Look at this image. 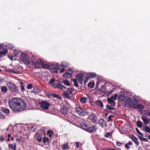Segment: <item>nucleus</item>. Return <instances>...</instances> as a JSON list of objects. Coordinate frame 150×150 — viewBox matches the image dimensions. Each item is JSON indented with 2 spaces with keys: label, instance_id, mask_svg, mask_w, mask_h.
<instances>
[{
  "label": "nucleus",
  "instance_id": "obj_1",
  "mask_svg": "<svg viewBox=\"0 0 150 150\" xmlns=\"http://www.w3.org/2000/svg\"><path fill=\"white\" fill-rule=\"evenodd\" d=\"M8 104L11 109L15 112H20L24 110L26 106L24 101L20 98H14L9 101Z\"/></svg>",
  "mask_w": 150,
  "mask_h": 150
},
{
  "label": "nucleus",
  "instance_id": "obj_2",
  "mask_svg": "<svg viewBox=\"0 0 150 150\" xmlns=\"http://www.w3.org/2000/svg\"><path fill=\"white\" fill-rule=\"evenodd\" d=\"M81 127L83 129L90 133L95 132L97 129L95 126H90L87 125V123L86 122L82 124Z\"/></svg>",
  "mask_w": 150,
  "mask_h": 150
},
{
  "label": "nucleus",
  "instance_id": "obj_3",
  "mask_svg": "<svg viewBox=\"0 0 150 150\" xmlns=\"http://www.w3.org/2000/svg\"><path fill=\"white\" fill-rule=\"evenodd\" d=\"M8 89L11 92L14 93H18L19 92V88L16 86L15 84L9 82L7 85Z\"/></svg>",
  "mask_w": 150,
  "mask_h": 150
},
{
  "label": "nucleus",
  "instance_id": "obj_4",
  "mask_svg": "<svg viewBox=\"0 0 150 150\" xmlns=\"http://www.w3.org/2000/svg\"><path fill=\"white\" fill-rule=\"evenodd\" d=\"M75 111L77 114L82 116H84L86 114H88V112L80 107L76 108Z\"/></svg>",
  "mask_w": 150,
  "mask_h": 150
},
{
  "label": "nucleus",
  "instance_id": "obj_5",
  "mask_svg": "<svg viewBox=\"0 0 150 150\" xmlns=\"http://www.w3.org/2000/svg\"><path fill=\"white\" fill-rule=\"evenodd\" d=\"M21 60L25 64L28 65L30 64V61L28 59V55L22 53L21 54Z\"/></svg>",
  "mask_w": 150,
  "mask_h": 150
},
{
  "label": "nucleus",
  "instance_id": "obj_6",
  "mask_svg": "<svg viewBox=\"0 0 150 150\" xmlns=\"http://www.w3.org/2000/svg\"><path fill=\"white\" fill-rule=\"evenodd\" d=\"M40 106L43 109L47 110L49 109V107L50 106V104L47 101H43L40 103Z\"/></svg>",
  "mask_w": 150,
  "mask_h": 150
},
{
  "label": "nucleus",
  "instance_id": "obj_7",
  "mask_svg": "<svg viewBox=\"0 0 150 150\" xmlns=\"http://www.w3.org/2000/svg\"><path fill=\"white\" fill-rule=\"evenodd\" d=\"M73 71L71 69H68L63 75V77L64 78H71L73 74Z\"/></svg>",
  "mask_w": 150,
  "mask_h": 150
},
{
  "label": "nucleus",
  "instance_id": "obj_8",
  "mask_svg": "<svg viewBox=\"0 0 150 150\" xmlns=\"http://www.w3.org/2000/svg\"><path fill=\"white\" fill-rule=\"evenodd\" d=\"M84 77V74L82 73H80L77 74L76 77V79L78 80L79 82L82 83Z\"/></svg>",
  "mask_w": 150,
  "mask_h": 150
},
{
  "label": "nucleus",
  "instance_id": "obj_9",
  "mask_svg": "<svg viewBox=\"0 0 150 150\" xmlns=\"http://www.w3.org/2000/svg\"><path fill=\"white\" fill-rule=\"evenodd\" d=\"M129 137L133 141V142H134V143L136 145H139V143L138 141V139L137 137H135L133 135H132Z\"/></svg>",
  "mask_w": 150,
  "mask_h": 150
},
{
  "label": "nucleus",
  "instance_id": "obj_10",
  "mask_svg": "<svg viewBox=\"0 0 150 150\" xmlns=\"http://www.w3.org/2000/svg\"><path fill=\"white\" fill-rule=\"evenodd\" d=\"M89 119L93 123H95L97 120V118L96 116L94 114L90 115L89 117Z\"/></svg>",
  "mask_w": 150,
  "mask_h": 150
},
{
  "label": "nucleus",
  "instance_id": "obj_11",
  "mask_svg": "<svg viewBox=\"0 0 150 150\" xmlns=\"http://www.w3.org/2000/svg\"><path fill=\"white\" fill-rule=\"evenodd\" d=\"M98 124L102 127H103L104 126H106V123L104 120L102 118L100 119L98 122Z\"/></svg>",
  "mask_w": 150,
  "mask_h": 150
},
{
  "label": "nucleus",
  "instance_id": "obj_12",
  "mask_svg": "<svg viewBox=\"0 0 150 150\" xmlns=\"http://www.w3.org/2000/svg\"><path fill=\"white\" fill-rule=\"evenodd\" d=\"M86 76H88V78H93L96 76V74L94 72H89L87 74Z\"/></svg>",
  "mask_w": 150,
  "mask_h": 150
},
{
  "label": "nucleus",
  "instance_id": "obj_13",
  "mask_svg": "<svg viewBox=\"0 0 150 150\" xmlns=\"http://www.w3.org/2000/svg\"><path fill=\"white\" fill-rule=\"evenodd\" d=\"M41 64V63L40 61L33 62L32 64L36 68H39Z\"/></svg>",
  "mask_w": 150,
  "mask_h": 150
},
{
  "label": "nucleus",
  "instance_id": "obj_14",
  "mask_svg": "<svg viewBox=\"0 0 150 150\" xmlns=\"http://www.w3.org/2000/svg\"><path fill=\"white\" fill-rule=\"evenodd\" d=\"M36 139L38 142H40L42 141V134H36Z\"/></svg>",
  "mask_w": 150,
  "mask_h": 150
},
{
  "label": "nucleus",
  "instance_id": "obj_15",
  "mask_svg": "<svg viewBox=\"0 0 150 150\" xmlns=\"http://www.w3.org/2000/svg\"><path fill=\"white\" fill-rule=\"evenodd\" d=\"M141 118L142 119L144 123L146 125L149 124L150 121V118H145L143 116L141 117Z\"/></svg>",
  "mask_w": 150,
  "mask_h": 150
},
{
  "label": "nucleus",
  "instance_id": "obj_16",
  "mask_svg": "<svg viewBox=\"0 0 150 150\" xmlns=\"http://www.w3.org/2000/svg\"><path fill=\"white\" fill-rule=\"evenodd\" d=\"M95 103L97 105L102 108L103 107V103L101 101L99 100H96L95 101Z\"/></svg>",
  "mask_w": 150,
  "mask_h": 150
},
{
  "label": "nucleus",
  "instance_id": "obj_17",
  "mask_svg": "<svg viewBox=\"0 0 150 150\" xmlns=\"http://www.w3.org/2000/svg\"><path fill=\"white\" fill-rule=\"evenodd\" d=\"M87 98L84 97H81L80 99V102L83 104H85L87 102Z\"/></svg>",
  "mask_w": 150,
  "mask_h": 150
},
{
  "label": "nucleus",
  "instance_id": "obj_18",
  "mask_svg": "<svg viewBox=\"0 0 150 150\" xmlns=\"http://www.w3.org/2000/svg\"><path fill=\"white\" fill-rule=\"evenodd\" d=\"M49 96L51 97L52 96V98H57L58 99H61V98L60 96H59L55 94H51L49 95Z\"/></svg>",
  "mask_w": 150,
  "mask_h": 150
},
{
  "label": "nucleus",
  "instance_id": "obj_19",
  "mask_svg": "<svg viewBox=\"0 0 150 150\" xmlns=\"http://www.w3.org/2000/svg\"><path fill=\"white\" fill-rule=\"evenodd\" d=\"M144 108V107L143 105L141 104H138L135 106V108H138L139 110H142Z\"/></svg>",
  "mask_w": 150,
  "mask_h": 150
},
{
  "label": "nucleus",
  "instance_id": "obj_20",
  "mask_svg": "<svg viewBox=\"0 0 150 150\" xmlns=\"http://www.w3.org/2000/svg\"><path fill=\"white\" fill-rule=\"evenodd\" d=\"M8 147L9 148H11L13 150H16V144H14V145L11 144H8Z\"/></svg>",
  "mask_w": 150,
  "mask_h": 150
},
{
  "label": "nucleus",
  "instance_id": "obj_21",
  "mask_svg": "<svg viewBox=\"0 0 150 150\" xmlns=\"http://www.w3.org/2000/svg\"><path fill=\"white\" fill-rule=\"evenodd\" d=\"M129 105L130 107H132L134 105V103L133 100L131 99H130L128 101Z\"/></svg>",
  "mask_w": 150,
  "mask_h": 150
},
{
  "label": "nucleus",
  "instance_id": "obj_22",
  "mask_svg": "<svg viewBox=\"0 0 150 150\" xmlns=\"http://www.w3.org/2000/svg\"><path fill=\"white\" fill-rule=\"evenodd\" d=\"M41 65L43 68L50 69V65L44 63H41Z\"/></svg>",
  "mask_w": 150,
  "mask_h": 150
},
{
  "label": "nucleus",
  "instance_id": "obj_23",
  "mask_svg": "<svg viewBox=\"0 0 150 150\" xmlns=\"http://www.w3.org/2000/svg\"><path fill=\"white\" fill-rule=\"evenodd\" d=\"M108 101L109 103L110 104H112V106H115V103L114 101L110 98H108Z\"/></svg>",
  "mask_w": 150,
  "mask_h": 150
},
{
  "label": "nucleus",
  "instance_id": "obj_24",
  "mask_svg": "<svg viewBox=\"0 0 150 150\" xmlns=\"http://www.w3.org/2000/svg\"><path fill=\"white\" fill-rule=\"evenodd\" d=\"M1 111L2 112L4 113L7 114L10 112L9 110L6 108H2L1 109Z\"/></svg>",
  "mask_w": 150,
  "mask_h": 150
},
{
  "label": "nucleus",
  "instance_id": "obj_25",
  "mask_svg": "<svg viewBox=\"0 0 150 150\" xmlns=\"http://www.w3.org/2000/svg\"><path fill=\"white\" fill-rule=\"evenodd\" d=\"M8 90L7 88L5 86H4L1 88V91L2 93H6Z\"/></svg>",
  "mask_w": 150,
  "mask_h": 150
},
{
  "label": "nucleus",
  "instance_id": "obj_26",
  "mask_svg": "<svg viewBox=\"0 0 150 150\" xmlns=\"http://www.w3.org/2000/svg\"><path fill=\"white\" fill-rule=\"evenodd\" d=\"M57 87L59 88L62 90H65L66 89V87L64 86H62L61 84H57Z\"/></svg>",
  "mask_w": 150,
  "mask_h": 150
},
{
  "label": "nucleus",
  "instance_id": "obj_27",
  "mask_svg": "<svg viewBox=\"0 0 150 150\" xmlns=\"http://www.w3.org/2000/svg\"><path fill=\"white\" fill-rule=\"evenodd\" d=\"M132 143L129 141L128 143H126L125 145V147L127 149H129L130 148V147L129 145H132Z\"/></svg>",
  "mask_w": 150,
  "mask_h": 150
},
{
  "label": "nucleus",
  "instance_id": "obj_28",
  "mask_svg": "<svg viewBox=\"0 0 150 150\" xmlns=\"http://www.w3.org/2000/svg\"><path fill=\"white\" fill-rule=\"evenodd\" d=\"M111 105V106L109 105H106V109L110 110H114L115 108H113L114 106H112V104Z\"/></svg>",
  "mask_w": 150,
  "mask_h": 150
},
{
  "label": "nucleus",
  "instance_id": "obj_29",
  "mask_svg": "<svg viewBox=\"0 0 150 150\" xmlns=\"http://www.w3.org/2000/svg\"><path fill=\"white\" fill-rule=\"evenodd\" d=\"M54 134V132L52 131L48 130L47 132V134L49 135L50 137L51 138L52 137V135Z\"/></svg>",
  "mask_w": 150,
  "mask_h": 150
},
{
  "label": "nucleus",
  "instance_id": "obj_30",
  "mask_svg": "<svg viewBox=\"0 0 150 150\" xmlns=\"http://www.w3.org/2000/svg\"><path fill=\"white\" fill-rule=\"evenodd\" d=\"M43 142L44 144H45L46 142H49V139L48 137H44L43 138Z\"/></svg>",
  "mask_w": 150,
  "mask_h": 150
},
{
  "label": "nucleus",
  "instance_id": "obj_31",
  "mask_svg": "<svg viewBox=\"0 0 150 150\" xmlns=\"http://www.w3.org/2000/svg\"><path fill=\"white\" fill-rule=\"evenodd\" d=\"M137 126L140 128L142 127V122L140 121H138L137 122Z\"/></svg>",
  "mask_w": 150,
  "mask_h": 150
},
{
  "label": "nucleus",
  "instance_id": "obj_32",
  "mask_svg": "<svg viewBox=\"0 0 150 150\" xmlns=\"http://www.w3.org/2000/svg\"><path fill=\"white\" fill-rule=\"evenodd\" d=\"M94 83L91 82H90L88 84V86L91 88H92L94 86Z\"/></svg>",
  "mask_w": 150,
  "mask_h": 150
},
{
  "label": "nucleus",
  "instance_id": "obj_33",
  "mask_svg": "<svg viewBox=\"0 0 150 150\" xmlns=\"http://www.w3.org/2000/svg\"><path fill=\"white\" fill-rule=\"evenodd\" d=\"M58 66L56 65L52 64L50 65V70H53L54 69L57 68Z\"/></svg>",
  "mask_w": 150,
  "mask_h": 150
},
{
  "label": "nucleus",
  "instance_id": "obj_34",
  "mask_svg": "<svg viewBox=\"0 0 150 150\" xmlns=\"http://www.w3.org/2000/svg\"><path fill=\"white\" fill-rule=\"evenodd\" d=\"M61 66L64 67L66 68L68 66V64L65 62H63L61 63Z\"/></svg>",
  "mask_w": 150,
  "mask_h": 150
},
{
  "label": "nucleus",
  "instance_id": "obj_35",
  "mask_svg": "<svg viewBox=\"0 0 150 150\" xmlns=\"http://www.w3.org/2000/svg\"><path fill=\"white\" fill-rule=\"evenodd\" d=\"M63 94L65 98H69L70 97L69 96L67 91H64Z\"/></svg>",
  "mask_w": 150,
  "mask_h": 150
},
{
  "label": "nucleus",
  "instance_id": "obj_36",
  "mask_svg": "<svg viewBox=\"0 0 150 150\" xmlns=\"http://www.w3.org/2000/svg\"><path fill=\"white\" fill-rule=\"evenodd\" d=\"M63 94L65 98H69L70 97L69 96L67 91H64Z\"/></svg>",
  "mask_w": 150,
  "mask_h": 150
},
{
  "label": "nucleus",
  "instance_id": "obj_37",
  "mask_svg": "<svg viewBox=\"0 0 150 150\" xmlns=\"http://www.w3.org/2000/svg\"><path fill=\"white\" fill-rule=\"evenodd\" d=\"M7 52L8 51L7 50H6L4 51H1L0 52V57H1L2 55H5Z\"/></svg>",
  "mask_w": 150,
  "mask_h": 150
},
{
  "label": "nucleus",
  "instance_id": "obj_38",
  "mask_svg": "<svg viewBox=\"0 0 150 150\" xmlns=\"http://www.w3.org/2000/svg\"><path fill=\"white\" fill-rule=\"evenodd\" d=\"M61 112L62 113L64 114H67V111L66 109L63 108L61 110Z\"/></svg>",
  "mask_w": 150,
  "mask_h": 150
},
{
  "label": "nucleus",
  "instance_id": "obj_39",
  "mask_svg": "<svg viewBox=\"0 0 150 150\" xmlns=\"http://www.w3.org/2000/svg\"><path fill=\"white\" fill-rule=\"evenodd\" d=\"M138 137H139V139L141 140L142 141H145V142H147L148 141V140L146 138H145L139 136Z\"/></svg>",
  "mask_w": 150,
  "mask_h": 150
},
{
  "label": "nucleus",
  "instance_id": "obj_40",
  "mask_svg": "<svg viewBox=\"0 0 150 150\" xmlns=\"http://www.w3.org/2000/svg\"><path fill=\"white\" fill-rule=\"evenodd\" d=\"M62 149L63 150H66L68 148V144H64L62 146Z\"/></svg>",
  "mask_w": 150,
  "mask_h": 150
},
{
  "label": "nucleus",
  "instance_id": "obj_41",
  "mask_svg": "<svg viewBox=\"0 0 150 150\" xmlns=\"http://www.w3.org/2000/svg\"><path fill=\"white\" fill-rule=\"evenodd\" d=\"M76 79H74L73 80V82H74V86L77 87H79V85H78Z\"/></svg>",
  "mask_w": 150,
  "mask_h": 150
},
{
  "label": "nucleus",
  "instance_id": "obj_42",
  "mask_svg": "<svg viewBox=\"0 0 150 150\" xmlns=\"http://www.w3.org/2000/svg\"><path fill=\"white\" fill-rule=\"evenodd\" d=\"M63 83L66 85L67 86H70V83L67 80H63Z\"/></svg>",
  "mask_w": 150,
  "mask_h": 150
},
{
  "label": "nucleus",
  "instance_id": "obj_43",
  "mask_svg": "<svg viewBox=\"0 0 150 150\" xmlns=\"http://www.w3.org/2000/svg\"><path fill=\"white\" fill-rule=\"evenodd\" d=\"M144 130L145 132L148 133H150V128L147 126H146L144 128Z\"/></svg>",
  "mask_w": 150,
  "mask_h": 150
},
{
  "label": "nucleus",
  "instance_id": "obj_44",
  "mask_svg": "<svg viewBox=\"0 0 150 150\" xmlns=\"http://www.w3.org/2000/svg\"><path fill=\"white\" fill-rule=\"evenodd\" d=\"M68 92L69 95L70 94H72L73 91L71 88H67V90L66 91Z\"/></svg>",
  "mask_w": 150,
  "mask_h": 150
},
{
  "label": "nucleus",
  "instance_id": "obj_45",
  "mask_svg": "<svg viewBox=\"0 0 150 150\" xmlns=\"http://www.w3.org/2000/svg\"><path fill=\"white\" fill-rule=\"evenodd\" d=\"M14 54L15 57H17L18 56V54L20 53V52L16 50H14Z\"/></svg>",
  "mask_w": 150,
  "mask_h": 150
},
{
  "label": "nucleus",
  "instance_id": "obj_46",
  "mask_svg": "<svg viewBox=\"0 0 150 150\" xmlns=\"http://www.w3.org/2000/svg\"><path fill=\"white\" fill-rule=\"evenodd\" d=\"M106 137H108L112 136V134L110 132H107L104 135Z\"/></svg>",
  "mask_w": 150,
  "mask_h": 150
},
{
  "label": "nucleus",
  "instance_id": "obj_47",
  "mask_svg": "<svg viewBox=\"0 0 150 150\" xmlns=\"http://www.w3.org/2000/svg\"><path fill=\"white\" fill-rule=\"evenodd\" d=\"M26 87L28 89H31L33 87V85L31 84H28L27 86Z\"/></svg>",
  "mask_w": 150,
  "mask_h": 150
},
{
  "label": "nucleus",
  "instance_id": "obj_48",
  "mask_svg": "<svg viewBox=\"0 0 150 150\" xmlns=\"http://www.w3.org/2000/svg\"><path fill=\"white\" fill-rule=\"evenodd\" d=\"M8 71L10 73H12L14 74H19V73L17 72L16 71L11 69H9Z\"/></svg>",
  "mask_w": 150,
  "mask_h": 150
},
{
  "label": "nucleus",
  "instance_id": "obj_49",
  "mask_svg": "<svg viewBox=\"0 0 150 150\" xmlns=\"http://www.w3.org/2000/svg\"><path fill=\"white\" fill-rule=\"evenodd\" d=\"M55 81V80L54 79H51L49 81V84H52Z\"/></svg>",
  "mask_w": 150,
  "mask_h": 150
},
{
  "label": "nucleus",
  "instance_id": "obj_50",
  "mask_svg": "<svg viewBox=\"0 0 150 150\" xmlns=\"http://www.w3.org/2000/svg\"><path fill=\"white\" fill-rule=\"evenodd\" d=\"M90 79L89 78H88V76H86L85 77V78L84 80V83H86L87 82L88 80Z\"/></svg>",
  "mask_w": 150,
  "mask_h": 150
},
{
  "label": "nucleus",
  "instance_id": "obj_51",
  "mask_svg": "<svg viewBox=\"0 0 150 150\" xmlns=\"http://www.w3.org/2000/svg\"><path fill=\"white\" fill-rule=\"evenodd\" d=\"M136 130L137 133L138 134L141 136H143V134L139 131V130L137 128H136Z\"/></svg>",
  "mask_w": 150,
  "mask_h": 150
},
{
  "label": "nucleus",
  "instance_id": "obj_52",
  "mask_svg": "<svg viewBox=\"0 0 150 150\" xmlns=\"http://www.w3.org/2000/svg\"><path fill=\"white\" fill-rule=\"evenodd\" d=\"M59 70V67H57V68H56L55 69H54L53 71L55 72V73H57L58 72V71Z\"/></svg>",
  "mask_w": 150,
  "mask_h": 150
},
{
  "label": "nucleus",
  "instance_id": "obj_53",
  "mask_svg": "<svg viewBox=\"0 0 150 150\" xmlns=\"http://www.w3.org/2000/svg\"><path fill=\"white\" fill-rule=\"evenodd\" d=\"M5 115L2 113V115H1V116H0V118L4 119L5 118Z\"/></svg>",
  "mask_w": 150,
  "mask_h": 150
},
{
  "label": "nucleus",
  "instance_id": "obj_54",
  "mask_svg": "<svg viewBox=\"0 0 150 150\" xmlns=\"http://www.w3.org/2000/svg\"><path fill=\"white\" fill-rule=\"evenodd\" d=\"M122 144V143L120 142H117L116 143L117 145L118 146H120Z\"/></svg>",
  "mask_w": 150,
  "mask_h": 150
},
{
  "label": "nucleus",
  "instance_id": "obj_55",
  "mask_svg": "<svg viewBox=\"0 0 150 150\" xmlns=\"http://www.w3.org/2000/svg\"><path fill=\"white\" fill-rule=\"evenodd\" d=\"M113 116V115H110L108 117V121H110L111 120H112V119L111 117Z\"/></svg>",
  "mask_w": 150,
  "mask_h": 150
},
{
  "label": "nucleus",
  "instance_id": "obj_56",
  "mask_svg": "<svg viewBox=\"0 0 150 150\" xmlns=\"http://www.w3.org/2000/svg\"><path fill=\"white\" fill-rule=\"evenodd\" d=\"M21 88V89L22 91H24L25 90L24 87L23 85H21L20 86Z\"/></svg>",
  "mask_w": 150,
  "mask_h": 150
},
{
  "label": "nucleus",
  "instance_id": "obj_57",
  "mask_svg": "<svg viewBox=\"0 0 150 150\" xmlns=\"http://www.w3.org/2000/svg\"><path fill=\"white\" fill-rule=\"evenodd\" d=\"M57 84L54 83L52 84V86L54 88H56L57 87Z\"/></svg>",
  "mask_w": 150,
  "mask_h": 150
},
{
  "label": "nucleus",
  "instance_id": "obj_58",
  "mask_svg": "<svg viewBox=\"0 0 150 150\" xmlns=\"http://www.w3.org/2000/svg\"><path fill=\"white\" fill-rule=\"evenodd\" d=\"M117 96V94H114V96H113L114 97V100H116Z\"/></svg>",
  "mask_w": 150,
  "mask_h": 150
},
{
  "label": "nucleus",
  "instance_id": "obj_59",
  "mask_svg": "<svg viewBox=\"0 0 150 150\" xmlns=\"http://www.w3.org/2000/svg\"><path fill=\"white\" fill-rule=\"evenodd\" d=\"M0 140L1 142H3L4 140V138L2 137H1Z\"/></svg>",
  "mask_w": 150,
  "mask_h": 150
},
{
  "label": "nucleus",
  "instance_id": "obj_60",
  "mask_svg": "<svg viewBox=\"0 0 150 150\" xmlns=\"http://www.w3.org/2000/svg\"><path fill=\"white\" fill-rule=\"evenodd\" d=\"M64 69H62L59 72L60 73H62L63 72H64Z\"/></svg>",
  "mask_w": 150,
  "mask_h": 150
},
{
  "label": "nucleus",
  "instance_id": "obj_61",
  "mask_svg": "<svg viewBox=\"0 0 150 150\" xmlns=\"http://www.w3.org/2000/svg\"><path fill=\"white\" fill-rule=\"evenodd\" d=\"M32 60H33V61H35V57H34V56L33 55H32Z\"/></svg>",
  "mask_w": 150,
  "mask_h": 150
},
{
  "label": "nucleus",
  "instance_id": "obj_62",
  "mask_svg": "<svg viewBox=\"0 0 150 150\" xmlns=\"http://www.w3.org/2000/svg\"><path fill=\"white\" fill-rule=\"evenodd\" d=\"M110 99H111L113 100H114V96H111V97L110 98H109Z\"/></svg>",
  "mask_w": 150,
  "mask_h": 150
},
{
  "label": "nucleus",
  "instance_id": "obj_63",
  "mask_svg": "<svg viewBox=\"0 0 150 150\" xmlns=\"http://www.w3.org/2000/svg\"><path fill=\"white\" fill-rule=\"evenodd\" d=\"M76 147H79V143L77 142H76Z\"/></svg>",
  "mask_w": 150,
  "mask_h": 150
},
{
  "label": "nucleus",
  "instance_id": "obj_64",
  "mask_svg": "<svg viewBox=\"0 0 150 150\" xmlns=\"http://www.w3.org/2000/svg\"><path fill=\"white\" fill-rule=\"evenodd\" d=\"M16 141L20 142V139H18V138L17 139H16Z\"/></svg>",
  "mask_w": 150,
  "mask_h": 150
}]
</instances>
